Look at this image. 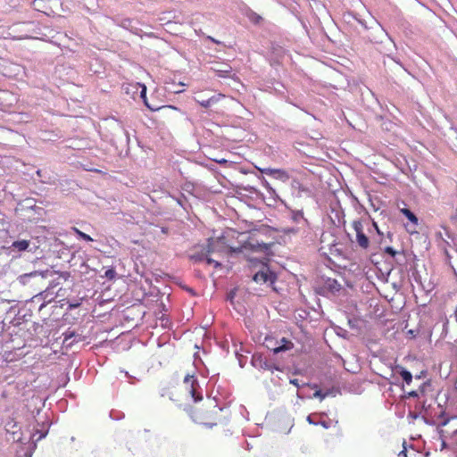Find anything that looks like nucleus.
Returning <instances> with one entry per match:
<instances>
[{"instance_id":"1","label":"nucleus","mask_w":457,"mask_h":457,"mask_svg":"<svg viewBox=\"0 0 457 457\" xmlns=\"http://www.w3.org/2000/svg\"><path fill=\"white\" fill-rule=\"evenodd\" d=\"M206 252L212 254H227V253H238L242 252L243 248H250L254 251L266 252L269 250V245L265 243H245L241 247H232L226 245L224 237L209 238L207 240Z\"/></svg>"},{"instance_id":"2","label":"nucleus","mask_w":457,"mask_h":457,"mask_svg":"<svg viewBox=\"0 0 457 457\" xmlns=\"http://www.w3.org/2000/svg\"><path fill=\"white\" fill-rule=\"evenodd\" d=\"M253 280L260 285L272 286L277 280V274L271 270L267 262L253 261L252 262Z\"/></svg>"},{"instance_id":"3","label":"nucleus","mask_w":457,"mask_h":457,"mask_svg":"<svg viewBox=\"0 0 457 457\" xmlns=\"http://www.w3.org/2000/svg\"><path fill=\"white\" fill-rule=\"evenodd\" d=\"M342 288L341 284L335 278H326L322 283L316 287V293L321 296L329 297L335 295Z\"/></svg>"},{"instance_id":"4","label":"nucleus","mask_w":457,"mask_h":457,"mask_svg":"<svg viewBox=\"0 0 457 457\" xmlns=\"http://www.w3.org/2000/svg\"><path fill=\"white\" fill-rule=\"evenodd\" d=\"M252 364L257 369L270 370L271 372L274 370H281L273 357L267 358L262 357V355H253L252 358Z\"/></svg>"},{"instance_id":"5","label":"nucleus","mask_w":457,"mask_h":457,"mask_svg":"<svg viewBox=\"0 0 457 457\" xmlns=\"http://www.w3.org/2000/svg\"><path fill=\"white\" fill-rule=\"evenodd\" d=\"M189 258L191 261L195 262H201L205 261L206 263L212 264L214 266V268H220L221 267V263L219 261H216L212 259L209 253L206 252L205 246H203L200 251H195L190 255Z\"/></svg>"},{"instance_id":"6","label":"nucleus","mask_w":457,"mask_h":457,"mask_svg":"<svg viewBox=\"0 0 457 457\" xmlns=\"http://www.w3.org/2000/svg\"><path fill=\"white\" fill-rule=\"evenodd\" d=\"M4 429L6 433L9 435V436L7 437L8 441L21 442V428L19 427L18 423L14 421L12 419L8 420L4 423Z\"/></svg>"},{"instance_id":"7","label":"nucleus","mask_w":457,"mask_h":457,"mask_svg":"<svg viewBox=\"0 0 457 457\" xmlns=\"http://www.w3.org/2000/svg\"><path fill=\"white\" fill-rule=\"evenodd\" d=\"M353 228L356 232V242L362 249H367L370 245L369 237L364 234L362 223L361 220H354Z\"/></svg>"},{"instance_id":"8","label":"nucleus","mask_w":457,"mask_h":457,"mask_svg":"<svg viewBox=\"0 0 457 457\" xmlns=\"http://www.w3.org/2000/svg\"><path fill=\"white\" fill-rule=\"evenodd\" d=\"M185 384H190V395L194 399V402L198 403L202 401L203 395L200 391V386L196 378L194 376L187 375L184 378Z\"/></svg>"},{"instance_id":"9","label":"nucleus","mask_w":457,"mask_h":457,"mask_svg":"<svg viewBox=\"0 0 457 457\" xmlns=\"http://www.w3.org/2000/svg\"><path fill=\"white\" fill-rule=\"evenodd\" d=\"M52 274H53V272L49 271L47 270H44V271L34 270V271H31V272H29V273H24V274L20 275L17 278V280H18V282L20 284L25 286V285H28L29 283L31 278H37V277H41L42 278H46L49 275H52Z\"/></svg>"},{"instance_id":"10","label":"nucleus","mask_w":457,"mask_h":457,"mask_svg":"<svg viewBox=\"0 0 457 457\" xmlns=\"http://www.w3.org/2000/svg\"><path fill=\"white\" fill-rule=\"evenodd\" d=\"M55 297V295H54V291H51V287H47L46 289L39 294H37V295H35L33 298H32V302L33 303H36V302H40V301H43V303L40 304L39 306V311H41L47 303H50L52 302Z\"/></svg>"},{"instance_id":"11","label":"nucleus","mask_w":457,"mask_h":457,"mask_svg":"<svg viewBox=\"0 0 457 457\" xmlns=\"http://www.w3.org/2000/svg\"><path fill=\"white\" fill-rule=\"evenodd\" d=\"M260 170L262 174L272 177V178L278 179L282 182H286L289 179V174L285 170L264 168Z\"/></svg>"},{"instance_id":"12","label":"nucleus","mask_w":457,"mask_h":457,"mask_svg":"<svg viewBox=\"0 0 457 457\" xmlns=\"http://www.w3.org/2000/svg\"><path fill=\"white\" fill-rule=\"evenodd\" d=\"M325 416V413H311L307 416L306 420L309 424L312 425H320L324 428L328 429L330 428V421L321 420V418Z\"/></svg>"},{"instance_id":"13","label":"nucleus","mask_w":457,"mask_h":457,"mask_svg":"<svg viewBox=\"0 0 457 457\" xmlns=\"http://www.w3.org/2000/svg\"><path fill=\"white\" fill-rule=\"evenodd\" d=\"M278 345L275 346L272 350L273 355L278 354L279 353L286 352L291 350L294 347V344L292 341L286 337H282L279 341L277 342Z\"/></svg>"},{"instance_id":"14","label":"nucleus","mask_w":457,"mask_h":457,"mask_svg":"<svg viewBox=\"0 0 457 457\" xmlns=\"http://www.w3.org/2000/svg\"><path fill=\"white\" fill-rule=\"evenodd\" d=\"M224 97V95L222 94H217V95H213L211 97L207 98V99H204V98H195V101L202 106V107H204V108H208L213 104H215L216 103H218L221 98Z\"/></svg>"},{"instance_id":"15","label":"nucleus","mask_w":457,"mask_h":457,"mask_svg":"<svg viewBox=\"0 0 457 457\" xmlns=\"http://www.w3.org/2000/svg\"><path fill=\"white\" fill-rule=\"evenodd\" d=\"M29 246H30V241L22 239V240L13 241L11 245V248L12 251H17V252H24V251L32 252V249L29 248Z\"/></svg>"},{"instance_id":"16","label":"nucleus","mask_w":457,"mask_h":457,"mask_svg":"<svg viewBox=\"0 0 457 457\" xmlns=\"http://www.w3.org/2000/svg\"><path fill=\"white\" fill-rule=\"evenodd\" d=\"M395 370L401 376L402 379L406 385H411L413 379V376L409 370L400 365L395 366Z\"/></svg>"},{"instance_id":"17","label":"nucleus","mask_w":457,"mask_h":457,"mask_svg":"<svg viewBox=\"0 0 457 457\" xmlns=\"http://www.w3.org/2000/svg\"><path fill=\"white\" fill-rule=\"evenodd\" d=\"M137 89L141 88L140 90V98L143 100L145 105L150 109L151 111H157L159 110L158 107H154L148 104L147 97H146V87L145 84L137 83L136 84Z\"/></svg>"},{"instance_id":"18","label":"nucleus","mask_w":457,"mask_h":457,"mask_svg":"<svg viewBox=\"0 0 457 457\" xmlns=\"http://www.w3.org/2000/svg\"><path fill=\"white\" fill-rule=\"evenodd\" d=\"M428 386L427 383H423L419 386L418 390H411L407 393L406 398H419L420 395L425 392V388Z\"/></svg>"},{"instance_id":"19","label":"nucleus","mask_w":457,"mask_h":457,"mask_svg":"<svg viewBox=\"0 0 457 457\" xmlns=\"http://www.w3.org/2000/svg\"><path fill=\"white\" fill-rule=\"evenodd\" d=\"M401 212L413 224H418V218L417 216L407 208H403L401 210Z\"/></svg>"},{"instance_id":"20","label":"nucleus","mask_w":457,"mask_h":457,"mask_svg":"<svg viewBox=\"0 0 457 457\" xmlns=\"http://www.w3.org/2000/svg\"><path fill=\"white\" fill-rule=\"evenodd\" d=\"M421 419L424 420L426 424L435 425L436 420L431 416L429 410H425L424 413H421Z\"/></svg>"},{"instance_id":"21","label":"nucleus","mask_w":457,"mask_h":457,"mask_svg":"<svg viewBox=\"0 0 457 457\" xmlns=\"http://www.w3.org/2000/svg\"><path fill=\"white\" fill-rule=\"evenodd\" d=\"M120 26L126 29H129L130 31H134V29H137V28H135L133 26V21L130 20V19H122L120 21Z\"/></svg>"},{"instance_id":"22","label":"nucleus","mask_w":457,"mask_h":457,"mask_svg":"<svg viewBox=\"0 0 457 457\" xmlns=\"http://www.w3.org/2000/svg\"><path fill=\"white\" fill-rule=\"evenodd\" d=\"M292 219L296 223H300L301 221H303V222L306 221L303 218V213L302 211L292 212Z\"/></svg>"},{"instance_id":"23","label":"nucleus","mask_w":457,"mask_h":457,"mask_svg":"<svg viewBox=\"0 0 457 457\" xmlns=\"http://www.w3.org/2000/svg\"><path fill=\"white\" fill-rule=\"evenodd\" d=\"M73 230H74V232L76 233V235L78 236L79 238H80L82 240H85L87 242H92L93 241V238L89 235L80 231L77 228H73Z\"/></svg>"},{"instance_id":"24","label":"nucleus","mask_w":457,"mask_h":457,"mask_svg":"<svg viewBox=\"0 0 457 457\" xmlns=\"http://www.w3.org/2000/svg\"><path fill=\"white\" fill-rule=\"evenodd\" d=\"M63 336H64V339H63L64 343L68 342L70 339H73V341H76L77 337H79V334H77L75 331H72V330L66 331L65 333H63Z\"/></svg>"},{"instance_id":"25","label":"nucleus","mask_w":457,"mask_h":457,"mask_svg":"<svg viewBox=\"0 0 457 457\" xmlns=\"http://www.w3.org/2000/svg\"><path fill=\"white\" fill-rule=\"evenodd\" d=\"M45 426H46V429H43V428H42V429H37V430H36V434H35L34 436H36L37 434H38V437L37 438V441L41 440L42 438H44V437H46V435H47V433H48L49 425H48V424H46V425L43 424V428H44Z\"/></svg>"},{"instance_id":"26","label":"nucleus","mask_w":457,"mask_h":457,"mask_svg":"<svg viewBox=\"0 0 457 457\" xmlns=\"http://www.w3.org/2000/svg\"><path fill=\"white\" fill-rule=\"evenodd\" d=\"M334 330H335V333H336L338 337H342V338H347V337H348V331H347L346 329H345V328H341V327H339V326H337V327H335V328H334Z\"/></svg>"},{"instance_id":"27","label":"nucleus","mask_w":457,"mask_h":457,"mask_svg":"<svg viewBox=\"0 0 457 457\" xmlns=\"http://www.w3.org/2000/svg\"><path fill=\"white\" fill-rule=\"evenodd\" d=\"M117 273L113 268L107 269L104 271V278H105L108 280H112L115 278Z\"/></svg>"},{"instance_id":"28","label":"nucleus","mask_w":457,"mask_h":457,"mask_svg":"<svg viewBox=\"0 0 457 457\" xmlns=\"http://www.w3.org/2000/svg\"><path fill=\"white\" fill-rule=\"evenodd\" d=\"M329 395H330V392L328 390L326 391V392H323L322 390L319 389V390H316L314 392L313 397L314 398H320V400L322 401L323 399H325Z\"/></svg>"},{"instance_id":"29","label":"nucleus","mask_w":457,"mask_h":457,"mask_svg":"<svg viewBox=\"0 0 457 457\" xmlns=\"http://www.w3.org/2000/svg\"><path fill=\"white\" fill-rule=\"evenodd\" d=\"M110 417L112 420H121L124 417V414L118 411H110Z\"/></svg>"},{"instance_id":"30","label":"nucleus","mask_w":457,"mask_h":457,"mask_svg":"<svg viewBox=\"0 0 457 457\" xmlns=\"http://www.w3.org/2000/svg\"><path fill=\"white\" fill-rule=\"evenodd\" d=\"M176 201L182 208L186 209L187 198L183 194H180V195L176 198Z\"/></svg>"},{"instance_id":"31","label":"nucleus","mask_w":457,"mask_h":457,"mask_svg":"<svg viewBox=\"0 0 457 457\" xmlns=\"http://www.w3.org/2000/svg\"><path fill=\"white\" fill-rule=\"evenodd\" d=\"M439 439H440V450L443 451L447 448V444L445 440L442 437L443 430H439Z\"/></svg>"},{"instance_id":"32","label":"nucleus","mask_w":457,"mask_h":457,"mask_svg":"<svg viewBox=\"0 0 457 457\" xmlns=\"http://www.w3.org/2000/svg\"><path fill=\"white\" fill-rule=\"evenodd\" d=\"M385 253L389 254L391 257H395V255L398 253L397 251H395L393 247L391 246H386L385 248Z\"/></svg>"},{"instance_id":"33","label":"nucleus","mask_w":457,"mask_h":457,"mask_svg":"<svg viewBox=\"0 0 457 457\" xmlns=\"http://www.w3.org/2000/svg\"><path fill=\"white\" fill-rule=\"evenodd\" d=\"M420 417H421V412L411 411L408 414V418L412 419V420H416V419H418Z\"/></svg>"},{"instance_id":"34","label":"nucleus","mask_w":457,"mask_h":457,"mask_svg":"<svg viewBox=\"0 0 457 457\" xmlns=\"http://www.w3.org/2000/svg\"><path fill=\"white\" fill-rule=\"evenodd\" d=\"M250 19L254 22V23H258L260 20H262V17L259 16L258 14L256 13H253L252 14V17H250Z\"/></svg>"},{"instance_id":"35","label":"nucleus","mask_w":457,"mask_h":457,"mask_svg":"<svg viewBox=\"0 0 457 457\" xmlns=\"http://www.w3.org/2000/svg\"><path fill=\"white\" fill-rule=\"evenodd\" d=\"M289 383L295 386L298 388L301 386L299 380L297 378H290Z\"/></svg>"},{"instance_id":"36","label":"nucleus","mask_w":457,"mask_h":457,"mask_svg":"<svg viewBox=\"0 0 457 457\" xmlns=\"http://www.w3.org/2000/svg\"><path fill=\"white\" fill-rule=\"evenodd\" d=\"M59 285L58 282L52 281L50 282L48 287H51V291H54V287H56Z\"/></svg>"},{"instance_id":"37","label":"nucleus","mask_w":457,"mask_h":457,"mask_svg":"<svg viewBox=\"0 0 457 457\" xmlns=\"http://www.w3.org/2000/svg\"><path fill=\"white\" fill-rule=\"evenodd\" d=\"M429 408H430V405L427 406L426 403L424 402V403H422V410H421V411H420V412H421V413H424V412H425V410H429Z\"/></svg>"},{"instance_id":"38","label":"nucleus","mask_w":457,"mask_h":457,"mask_svg":"<svg viewBox=\"0 0 457 457\" xmlns=\"http://www.w3.org/2000/svg\"><path fill=\"white\" fill-rule=\"evenodd\" d=\"M398 457H407L406 449H403L398 453Z\"/></svg>"},{"instance_id":"39","label":"nucleus","mask_w":457,"mask_h":457,"mask_svg":"<svg viewBox=\"0 0 457 457\" xmlns=\"http://www.w3.org/2000/svg\"><path fill=\"white\" fill-rule=\"evenodd\" d=\"M6 92L0 91V103H3V100L4 99V96H6Z\"/></svg>"},{"instance_id":"40","label":"nucleus","mask_w":457,"mask_h":457,"mask_svg":"<svg viewBox=\"0 0 457 457\" xmlns=\"http://www.w3.org/2000/svg\"><path fill=\"white\" fill-rule=\"evenodd\" d=\"M407 334H408V335H411V337H413L416 336L415 331H414V330H412V329H410V330L407 332Z\"/></svg>"},{"instance_id":"41","label":"nucleus","mask_w":457,"mask_h":457,"mask_svg":"<svg viewBox=\"0 0 457 457\" xmlns=\"http://www.w3.org/2000/svg\"><path fill=\"white\" fill-rule=\"evenodd\" d=\"M208 38H209L211 41L214 42L215 44H220V41H218V40L214 39V38H213V37H208Z\"/></svg>"},{"instance_id":"42","label":"nucleus","mask_w":457,"mask_h":457,"mask_svg":"<svg viewBox=\"0 0 457 457\" xmlns=\"http://www.w3.org/2000/svg\"><path fill=\"white\" fill-rule=\"evenodd\" d=\"M373 226L375 227V228H376L377 232H378V234H381V232H380V230H379V228H378V225H377V223H376V222H373Z\"/></svg>"},{"instance_id":"43","label":"nucleus","mask_w":457,"mask_h":457,"mask_svg":"<svg viewBox=\"0 0 457 457\" xmlns=\"http://www.w3.org/2000/svg\"><path fill=\"white\" fill-rule=\"evenodd\" d=\"M62 277H63L66 279L69 277V273L64 272L62 274Z\"/></svg>"},{"instance_id":"44","label":"nucleus","mask_w":457,"mask_h":457,"mask_svg":"<svg viewBox=\"0 0 457 457\" xmlns=\"http://www.w3.org/2000/svg\"><path fill=\"white\" fill-rule=\"evenodd\" d=\"M448 423V420H445L441 422L440 426H445Z\"/></svg>"},{"instance_id":"45","label":"nucleus","mask_w":457,"mask_h":457,"mask_svg":"<svg viewBox=\"0 0 457 457\" xmlns=\"http://www.w3.org/2000/svg\"><path fill=\"white\" fill-rule=\"evenodd\" d=\"M41 173H42V170H37V176H38V177H40V178L42 177Z\"/></svg>"},{"instance_id":"46","label":"nucleus","mask_w":457,"mask_h":457,"mask_svg":"<svg viewBox=\"0 0 457 457\" xmlns=\"http://www.w3.org/2000/svg\"><path fill=\"white\" fill-rule=\"evenodd\" d=\"M297 396H298L299 398H303V395H302L299 392L297 393Z\"/></svg>"},{"instance_id":"47","label":"nucleus","mask_w":457,"mask_h":457,"mask_svg":"<svg viewBox=\"0 0 457 457\" xmlns=\"http://www.w3.org/2000/svg\"><path fill=\"white\" fill-rule=\"evenodd\" d=\"M25 455H26V457H31V454L28 453H26Z\"/></svg>"}]
</instances>
